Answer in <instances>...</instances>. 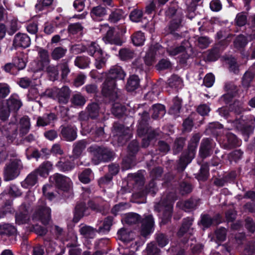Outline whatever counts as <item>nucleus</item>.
<instances>
[{"instance_id":"obj_15","label":"nucleus","mask_w":255,"mask_h":255,"mask_svg":"<svg viewBox=\"0 0 255 255\" xmlns=\"http://www.w3.org/2000/svg\"><path fill=\"white\" fill-rule=\"evenodd\" d=\"M168 200V202L165 204H164L162 201L159 203V205L161 206L164 207L163 216L162 220V223L164 224H165L168 221L171 219L173 209L172 202L174 200Z\"/></svg>"},{"instance_id":"obj_42","label":"nucleus","mask_w":255,"mask_h":255,"mask_svg":"<svg viewBox=\"0 0 255 255\" xmlns=\"http://www.w3.org/2000/svg\"><path fill=\"white\" fill-rule=\"evenodd\" d=\"M90 63L89 58L86 56L77 57L75 60V65L80 68L87 67Z\"/></svg>"},{"instance_id":"obj_47","label":"nucleus","mask_w":255,"mask_h":255,"mask_svg":"<svg viewBox=\"0 0 255 255\" xmlns=\"http://www.w3.org/2000/svg\"><path fill=\"white\" fill-rule=\"evenodd\" d=\"M192 224V220L189 218L185 219L182 223V226L178 232V235L181 237L187 231Z\"/></svg>"},{"instance_id":"obj_52","label":"nucleus","mask_w":255,"mask_h":255,"mask_svg":"<svg viewBox=\"0 0 255 255\" xmlns=\"http://www.w3.org/2000/svg\"><path fill=\"white\" fill-rule=\"evenodd\" d=\"M177 205L182 206L183 209L186 211L194 209L196 207L197 204L193 199H190L184 202H178L177 203Z\"/></svg>"},{"instance_id":"obj_1","label":"nucleus","mask_w":255,"mask_h":255,"mask_svg":"<svg viewBox=\"0 0 255 255\" xmlns=\"http://www.w3.org/2000/svg\"><path fill=\"white\" fill-rule=\"evenodd\" d=\"M96 71L91 72L93 78L101 79L106 77V80L102 85V93L104 96L109 98L111 100H115L118 97V89L116 88V80H124L126 74L121 67L115 66L112 67L108 73H103L102 76L99 77L96 76Z\"/></svg>"},{"instance_id":"obj_25","label":"nucleus","mask_w":255,"mask_h":255,"mask_svg":"<svg viewBox=\"0 0 255 255\" xmlns=\"http://www.w3.org/2000/svg\"><path fill=\"white\" fill-rule=\"evenodd\" d=\"M151 111L152 118L154 119L163 117L166 113L164 106L161 104L154 105L152 107Z\"/></svg>"},{"instance_id":"obj_54","label":"nucleus","mask_w":255,"mask_h":255,"mask_svg":"<svg viewBox=\"0 0 255 255\" xmlns=\"http://www.w3.org/2000/svg\"><path fill=\"white\" fill-rule=\"evenodd\" d=\"M142 14V11L141 9H135L130 12L129 17L132 21L138 22L140 20Z\"/></svg>"},{"instance_id":"obj_40","label":"nucleus","mask_w":255,"mask_h":255,"mask_svg":"<svg viewBox=\"0 0 255 255\" xmlns=\"http://www.w3.org/2000/svg\"><path fill=\"white\" fill-rule=\"evenodd\" d=\"M92 176V170L87 168L83 170L79 175V180L84 183L87 184L90 182L91 178Z\"/></svg>"},{"instance_id":"obj_12","label":"nucleus","mask_w":255,"mask_h":255,"mask_svg":"<svg viewBox=\"0 0 255 255\" xmlns=\"http://www.w3.org/2000/svg\"><path fill=\"white\" fill-rule=\"evenodd\" d=\"M22 103L17 95H12L6 100V107L11 112H16L21 107Z\"/></svg>"},{"instance_id":"obj_51","label":"nucleus","mask_w":255,"mask_h":255,"mask_svg":"<svg viewBox=\"0 0 255 255\" xmlns=\"http://www.w3.org/2000/svg\"><path fill=\"white\" fill-rule=\"evenodd\" d=\"M54 0H39L35 5V8L39 11L42 10L45 7L50 6Z\"/></svg>"},{"instance_id":"obj_36","label":"nucleus","mask_w":255,"mask_h":255,"mask_svg":"<svg viewBox=\"0 0 255 255\" xmlns=\"http://www.w3.org/2000/svg\"><path fill=\"white\" fill-rule=\"evenodd\" d=\"M67 52V49L61 47L55 48L51 52V57L54 60H59L63 57Z\"/></svg>"},{"instance_id":"obj_55","label":"nucleus","mask_w":255,"mask_h":255,"mask_svg":"<svg viewBox=\"0 0 255 255\" xmlns=\"http://www.w3.org/2000/svg\"><path fill=\"white\" fill-rule=\"evenodd\" d=\"M9 93V85L5 83H0V100L5 98Z\"/></svg>"},{"instance_id":"obj_38","label":"nucleus","mask_w":255,"mask_h":255,"mask_svg":"<svg viewBox=\"0 0 255 255\" xmlns=\"http://www.w3.org/2000/svg\"><path fill=\"white\" fill-rule=\"evenodd\" d=\"M55 118L53 114L45 115L42 117H39L37 119V125L38 126H45L49 125L51 121Z\"/></svg>"},{"instance_id":"obj_35","label":"nucleus","mask_w":255,"mask_h":255,"mask_svg":"<svg viewBox=\"0 0 255 255\" xmlns=\"http://www.w3.org/2000/svg\"><path fill=\"white\" fill-rule=\"evenodd\" d=\"M119 56L123 60H127L132 59L134 56V51L128 48H124L119 51Z\"/></svg>"},{"instance_id":"obj_5","label":"nucleus","mask_w":255,"mask_h":255,"mask_svg":"<svg viewBox=\"0 0 255 255\" xmlns=\"http://www.w3.org/2000/svg\"><path fill=\"white\" fill-rule=\"evenodd\" d=\"M200 138L201 135L199 133L194 134L191 138L188 146V153L182 155L180 159V164L184 167L194 158Z\"/></svg>"},{"instance_id":"obj_32","label":"nucleus","mask_w":255,"mask_h":255,"mask_svg":"<svg viewBox=\"0 0 255 255\" xmlns=\"http://www.w3.org/2000/svg\"><path fill=\"white\" fill-rule=\"evenodd\" d=\"M6 127V128H5L4 127H2L0 128L2 134L7 137H12L14 135L16 134L17 132V126L15 124H9Z\"/></svg>"},{"instance_id":"obj_21","label":"nucleus","mask_w":255,"mask_h":255,"mask_svg":"<svg viewBox=\"0 0 255 255\" xmlns=\"http://www.w3.org/2000/svg\"><path fill=\"white\" fill-rule=\"evenodd\" d=\"M140 80L138 77L135 75L129 76L126 84V89L128 91H133L139 86Z\"/></svg>"},{"instance_id":"obj_16","label":"nucleus","mask_w":255,"mask_h":255,"mask_svg":"<svg viewBox=\"0 0 255 255\" xmlns=\"http://www.w3.org/2000/svg\"><path fill=\"white\" fill-rule=\"evenodd\" d=\"M149 119V116L147 112L144 111L141 114V118L137 129V133L139 136H142L145 133V131L148 130V126L146 122Z\"/></svg>"},{"instance_id":"obj_53","label":"nucleus","mask_w":255,"mask_h":255,"mask_svg":"<svg viewBox=\"0 0 255 255\" xmlns=\"http://www.w3.org/2000/svg\"><path fill=\"white\" fill-rule=\"evenodd\" d=\"M42 191L44 196L50 200L55 197V195L53 192V187L51 185H44L42 188Z\"/></svg>"},{"instance_id":"obj_4","label":"nucleus","mask_w":255,"mask_h":255,"mask_svg":"<svg viewBox=\"0 0 255 255\" xmlns=\"http://www.w3.org/2000/svg\"><path fill=\"white\" fill-rule=\"evenodd\" d=\"M23 168L20 159L15 158L11 159L9 163L6 164L3 170V178L7 181L13 180L19 174L20 171Z\"/></svg>"},{"instance_id":"obj_7","label":"nucleus","mask_w":255,"mask_h":255,"mask_svg":"<svg viewBox=\"0 0 255 255\" xmlns=\"http://www.w3.org/2000/svg\"><path fill=\"white\" fill-rule=\"evenodd\" d=\"M114 140L122 145L131 137V131L128 128L123 125L115 123L112 130Z\"/></svg>"},{"instance_id":"obj_2","label":"nucleus","mask_w":255,"mask_h":255,"mask_svg":"<svg viewBox=\"0 0 255 255\" xmlns=\"http://www.w3.org/2000/svg\"><path fill=\"white\" fill-rule=\"evenodd\" d=\"M87 150L93 155V160L95 164L110 160L114 155V153L109 149L97 145H92Z\"/></svg>"},{"instance_id":"obj_58","label":"nucleus","mask_w":255,"mask_h":255,"mask_svg":"<svg viewBox=\"0 0 255 255\" xmlns=\"http://www.w3.org/2000/svg\"><path fill=\"white\" fill-rule=\"evenodd\" d=\"M113 218L111 217H107L104 221L102 227L99 228V232H108L112 225Z\"/></svg>"},{"instance_id":"obj_62","label":"nucleus","mask_w":255,"mask_h":255,"mask_svg":"<svg viewBox=\"0 0 255 255\" xmlns=\"http://www.w3.org/2000/svg\"><path fill=\"white\" fill-rule=\"evenodd\" d=\"M214 223V220L208 215H204L201 217V223L205 228H208Z\"/></svg>"},{"instance_id":"obj_46","label":"nucleus","mask_w":255,"mask_h":255,"mask_svg":"<svg viewBox=\"0 0 255 255\" xmlns=\"http://www.w3.org/2000/svg\"><path fill=\"white\" fill-rule=\"evenodd\" d=\"M254 78V74L250 72L247 71L246 72L242 79L243 86L246 88H249L253 82Z\"/></svg>"},{"instance_id":"obj_30","label":"nucleus","mask_w":255,"mask_h":255,"mask_svg":"<svg viewBox=\"0 0 255 255\" xmlns=\"http://www.w3.org/2000/svg\"><path fill=\"white\" fill-rule=\"evenodd\" d=\"M133 44L135 46H141L143 44L145 38L144 34L141 31L134 32L131 36Z\"/></svg>"},{"instance_id":"obj_24","label":"nucleus","mask_w":255,"mask_h":255,"mask_svg":"<svg viewBox=\"0 0 255 255\" xmlns=\"http://www.w3.org/2000/svg\"><path fill=\"white\" fill-rule=\"evenodd\" d=\"M96 232V229L90 226L83 225L79 226V232L80 234L86 238H94Z\"/></svg>"},{"instance_id":"obj_3","label":"nucleus","mask_w":255,"mask_h":255,"mask_svg":"<svg viewBox=\"0 0 255 255\" xmlns=\"http://www.w3.org/2000/svg\"><path fill=\"white\" fill-rule=\"evenodd\" d=\"M71 93V91L69 87L64 86L61 88L54 87L47 89L45 91V95L56 100L60 104L65 105L69 100Z\"/></svg>"},{"instance_id":"obj_23","label":"nucleus","mask_w":255,"mask_h":255,"mask_svg":"<svg viewBox=\"0 0 255 255\" xmlns=\"http://www.w3.org/2000/svg\"><path fill=\"white\" fill-rule=\"evenodd\" d=\"M107 11L105 8L101 6H97L92 8L91 11L92 17L95 20L100 21L106 14Z\"/></svg>"},{"instance_id":"obj_48","label":"nucleus","mask_w":255,"mask_h":255,"mask_svg":"<svg viewBox=\"0 0 255 255\" xmlns=\"http://www.w3.org/2000/svg\"><path fill=\"white\" fill-rule=\"evenodd\" d=\"M83 27L79 23L70 24L68 26V31L72 34L82 33Z\"/></svg>"},{"instance_id":"obj_18","label":"nucleus","mask_w":255,"mask_h":255,"mask_svg":"<svg viewBox=\"0 0 255 255\" xmlns=\"http://www.w3.org/2000/svg\"><path fill=\"white\" fill-rule=\"evenodd\" d=\"M86 101L85 97L80 93L73 94L70 99L72 106L76 108L84 106Z\"/></svg>"},{"instance_id":"obj_28","label":"nucleus","mask_w":255,"mask_h":255,"mask_svg":"<svg viewBox=\"0 0 255 255\" xmlns=\"http://www.w3.org/2000/svg\"><path fill=\"white\" fill-rule=\"evenodd\" d=\"M87 144V142L85 140H79L75 142L73 145V154L77 157L80 156L86 148Z\"/></svg>"},{"instance_id":"obj_11","label":"nucleus","mask_w":255,"mask_h":255,"mask_svg":"<svg viewBox=\"0 0 255 255\" xmlns=\"http://www.w3.org/2000/svg\"><path fill=\"white\" fill-rule=\"evenodd\" d=\"M50 62L48 52L47 50L40 49L38 51V58L37 62L36 70H43Z\"/></svg>"},{"instance_id":"obj_63","label":"nucleus","mask_w":255,"mask_h":255,"mask_svg":"<svg viewBox=\"0 0 255 255\" xmlns=\"http://www.w3.org/2000/svg\"><path fill=\"white\" fill-rule=\"evenodd\" d=\"M147 255H157L159 254L160 250L157 246L152 243L149 244L146 249Z\"/></svg>"},{"instance_id":"obj_20","label":"nucleus","mask_w":255,"mask_h":255,"mask_svg":"<svg viewBox=\"0 0 255 255\" xmlns=\"http://www.w3.org/2000/svg\"><path fill=\"white\" fill-rule=\"evenodd\" d=\"M87 51L92 56H101L103 54L102 50L99 44L95 41H92L87 45Z\"/></svg>"},{"instance_id":"obj_9","label":"nucleus","mask_w":255,"mask_h":255,"mask_svg":"<svg viewBox=\"0 0 255 255\" xmlns=\"http://www.w3.org/2000/svg\"><path fill=\"white\" fill-rule=\"evenodd\" d=\"M215 146L216 143L212 139L204 138L202 140L200 147L199 153L201 157L205 158L210 155Z\"/></svg>"},{"instance_id":"obj_6","label":"nucleus","mask_w":255,"mask_h":255,"mask_svg":"<svg viewBox=\"0 0 255 255\" xmlns=\"http://www.w3.org/2000/svg\"><path fill=\"white\" fill-rule=\"evenodd\" d=\"M51 209L46 206L45 200L40 199L33 214V220H39L42 224H47L50 219Z\"/></svg>"},{"instance_id":"obj_49","label":"nucleus","mask_w":255,"mask_h":255,"mask_svg":"<svg viewBox=\"0 0 255 255\" xmlns=\"http://www.w3.org/2000/svg\"><path fill=\"white\" fill-rule=\"evenodd\" d=\"M118 238L124 242H128L132 240L130 237V234L125 229H121L118 232Z\"/></svg>"},{"instance_id":"obj_27","label":"nucleus","mask_w":255,"mask_h":255,"mask_svg":"<svg viewBox=\"0 0 255 255\" xmlns=\"http://www.w3.org/2000/svg\"><path fill=\"white\" fill-rule=\"evenodd\" d=\"M52 169V164L49 161H45L42 163L35 171L41 176H46L48 175L49 171Z\"/></svg>"},{"instance_id":"obj_61","label":"nucleus","mask_w":255,"mask_h":255,"mask_svg":"<svg viewBox=\"0 0 255 255\" xmlns=\"http://www.w3.org/2000/svg\"><path fill=\"white\" fill-rule=\"evenodd\" d=\"M185 48L183 46H180L176 47H169L167 48V52L170 56H175L180 53L184 52Z\"/></svg>"},{"instance_id":"obj_8","label":"nucleus","mask_w":255,"mask_h":255,"mask_svg":"<svg viewBox=\"0 0 255 255\" xmlns=\"http://www.w3.org/2000/svg\"><path fill=\"white\" fill-rule=\"evenodd\" d=\"M50 180L54 183L58 188L63 191H68L72 184L69 178L59 173H55L50 176Z\"/></svg>"},{"instance_id":"obj_56","label":"nucleus","mask_w":255,"mask_h":255,"mask_svg":"<svg viewBox=\"0 0 255 255\" xmlns=\"http://www.w3.org/2000/svg\"><path fill=\"white\" fill-rule=\"evenodd\" d=\"M147 135V137L151 141L156 139L160 134L159 131L157 130L151 129L150 127H148V130L145 131V133L142 135Z\"/></svg>"},{"instance_id":"obj_41","label":"nucleus","mask_w":255,"mask_h":255,"mask_svg":"<svg viewBox=\"0 0 255 255\" xmlns=\"http://www.w3.org/2000/svg\"><path fill=\"white\" fill-rule=\"evenodd\" d=\"M89 116L92 119H95L99 116V107L97 103L90 104L87 107Z\"/></svg>"},{"instance_id":"obj_17","label":"nucleus","mask_w":255,"mask_h":255,"mask_svg":"<svg viewBox=\"0 0 255 255\" xmlns=\"http://www.w3.org/2000/svg\"><path fill=\"white\" fill-rule=\"evenodd\" d=\"M61 133L62 137L67 141H73L77 137L76 128L74 127H64L61 130Z\"/></svg>"},{"instance_id":"obj_31","label":"nucleus","mask_w":255,"mask_h":255,"mask_svg":"<svg viewBox=\"0 0 255 255\" xmlns=\"http://www.w3.org/2000/svg\"><path fill=\"white\" fill-rule=\"evenodd\" d=\"M15 228L9 224L0 225V234L7 236L13 235L16 233Z\"/></svg>"},{"instance_id":"obj_64","label":"nucleus","mask_w":255,"mask_h":255,"mask_svg":"<svg viewBox=\"0 0 255 255\" xmlns=\"http://www.w3.org/2000/svg\"><path fill=\"white\" fill-rule=\"evenodd\" d=\"M96 58L95 65L97 69H100L104 67L107 62L106 59L103 57V55L101 56H95Z\"/></svg>"},{"instance_id":"obj_39","label":"nucleus","mask_w":255,"mask_h":255,"mask_svg":"<svg viewBox=\"0 0 255 255\" xmlns=\"http://www.w3.org/2000/svg\"><path fill=\"white\" fill-rule=\"evenodd\" d=\"M239 117H237L236 120L233 121V124L237 129L242 131H244L246 129L247 122L244 119H243V116L238 115Z\"/></svg>"},{"instance_id":"obj_50","label":"nucleus","mask_w":255,"mask_h":255,"mask_svg":"<svg viewBox=\"0 0 255 255\" xmlns=\"http://www.w3.org/2000/svg\"><path fill=\"white\" fill-rule=\"evenodd\" d=\"M37 173L34 171L29 174L24 180V183L27 185V187L32 186L37 182Z\"/></svg>"},{"instance_id":"obj_45","label":"nucleus","mask_w":255,"mask_h":255,"mask_svg":"<svg viewBox=\"0 0 255 255\" xmlns=\"http://www.w3.org/2000/svg\"><path fill=\"white\" fill-rule=\"evenodd\" d=\"M169 85L172 88H181L183 86V82L179 77L173 75L169 80Z\"/></svg>"},{"instance_id":"obj_19","label":"nucleus","mask_w":255,"mask_h":255,"mask_svg":"<svg viewBox=\"0 0 255 255\" xmlns=\"http://www.w3.org/2000/svg\"><path fill=\"white\" fill-rule=\"evenodd\" d=\"M56 166L58 169L63 172L69 171L73 169L75 166L74 163L65 157L61 158L56 163Z\"/></svg>"},{"instance_id":"obj_13","label":"nucleus","mask_w":255,"mask_h":255,"mask_svg":"<svg viewBox=\"0 0 255 255\" xmlns=\"http://www.w3.org/2000/svg\"><path fill=\"white\" fill-rule=\"evenodd\" d=\"M153 225L154 221L152 216L151 215L145 216L142 221L141 235L144 237H146L152 231Z\"/></svg>"},{"instance_id":"obj_29","label":"nucleus","mask_w":255,"mask_h":255,"mask_svg":"<svg viewBox=\"0 0 255 255\" xmlns=\"http://www.w3.org/2000/svg\"><path fill=\"white\" fill-rule=\"evenodd\" d=\"M181 22V20L180 18L174 19L171 21L168 27L169 33L176 38L180 37V35L175 32V31L177 30V29L180 27Z\"/></svg>"},{"instance_id":"obj_37","label":"nucleus","mask_w":255,"mask_h":255,"mask_svg":"<svg viewBox=\"0 0 255 255\" xmlns=\"http://www.w3.org/2000/svg\"><path fill=\"white\" fill-rule=\"evenodd\" d=\"M104 39L111 44H115L116 45H121V41L120 39L118 38H115L114 37V31L113 29L109 28L107 31L105 36L104 37Z\"/></svg>"},{"instance_id":"obj_14","label":"nucleus","mask_w":255,"mask_h":255,"mask_svg":"<svg viewBox=\"0 0 255 255\" xmlns=\"http://www.w3.org/2000/svg\"><path fill=\"white\" fill-rule=\"evenodd\" d=\"M29 217L25 205H21L19 211L15 214V222L20 225L28 222Z\"/></svg>"},{"instance_id":"obj_60","label":"nucleus","mask_w":255,"mask_h":255,"mask_svg":"<svg viewBox=\"0 0 255 255\" xmlns=\"http://www.w3.org/2000/svg\"><path fill=\"white\" fill-rule=\"evenodd\" d=\"M140 220V216L135 213H131L127 215L125 218V221L129 224H135Z\"/></svg>"},{"instance_id":"obj_10","label":"nucleus","mask_w":255,"mask_h":255,"mask_svg":"<svg viewBox=\"0 0 255 255\" xmlns=\"http://www.w3.org/2000/svg\"><path fill=\"white\" fill-rule=\"evenodd\" d=\"M30 44L29 37L25 33H18L14 37L12 46L16 49L18 47L27 48Z\"/></svg>"},{"instance_id":"obj_44","label":"nucleus","mask_w":255,"mask_h":255,"mask_svg":"<svg viewBox=\"0 0 255 255\" xmlns=\"http://www.w3.org/2000/svg\"><path fill=\"white\" fill-rule=\"evenodd\" d=\"M46 71L51 81H55L57 79L58 72L57 66L53 65L47 66Z\"/></svg>"},{"instance_id":"obj_22","label":"nucleus","mask_w":255,"mask_h":255,"mask_svg":"<svg viewBox=\"0 0 255 255\" xmlns=\"http://www.w3.org/2000/svg\"><path fill=\"white\" fill-rule=\"evenodd\" d=\"M226 138L227 141L223 143L225 148H231L235 146H239L240 144V141L238 139L236 135L233 133H228L227 134Z\"/></svg>"},{"instance_id":"obj_43","label":"nucleus","mask_w":255,"mask_h":255,"mask_svg":"<svg viewBox=\"0 0 255 255\" xmlns=\"http://www.w3.org/2000/svg\"><path fill=\"white\" fill-rule=\"evenodd\" d=\"M123 18V11L121 9H117L110 14L109 20L111 22L116 23Z\"/></svg>"},{"instance_id":"obj_34","label":"nucleus","mask_w":255,"mask_h":255,"mask_svg":"<svg viewBox=\"0 0 255 255\" xmlns=\"http://www.w3.org/2000/svg\"><path fill=\"white\" fill-rule=\"evenodd\" d=\"M173 104L169 110V113L171 115H176L180 111L182 100L178 97L173 99Z\"/></svg>"},{"instance_id":"obj_33","label":"nucleus","mask_w":255,"mask_h":255,"mask_svg":"<svg viewBox=\"0 0 255 255\" xmlns=\"http://www.w3.org/2000/svg\"><path fill=\"white\" fill-rule=\"evenodd\" d=\"M20 134L24 135L27 133L30 128V121L27 117H23L20 120Z\"/></svg>"},{"instance_id":"obj_57","label":"nucleus","mask_w":255,"mask_h":255,"mask_svg":"<svg viewBox=\"0 0 255 255\" xmlns=\"http://www.w3.org/2000/svg\"><path fill=\"white\" fill-rule=\"evenodd\" d=\"M247 44V40L245 36L243 35H239L234 41L235 46L237 48L245 47Z\"/></svg>"},{"instance_id":"obj_59","label":"nucleus","mask_w":255,"mask_h":255,"mask_svg":"<svg viewBox=\"0 0 255 255\" xmlns=\"http://www.w3.org/2000/svg\"><path fill=\"white\" fill-rule=\"evenodd\" d=\"M156 240L158 246L161 248L165 247L169 242L168 239L167 237L161 233L157 235Z\"/></svg>"},{"instance_id":"obj_26","label":"nucleus","mask_w":255,"mask_h":255,"mask_svg":"<svg viewBox=\"0 0 255 255\" xmlns=\"http://www.w3.org/2000/svg\"><path fill=\"white\" fill-rule=\"evenodd\" d=\"M86 210V205L84 203H78L75 207L74 217L73 220L78 222L79 220L85 214Z\"/></svg>"}]
</instances>
